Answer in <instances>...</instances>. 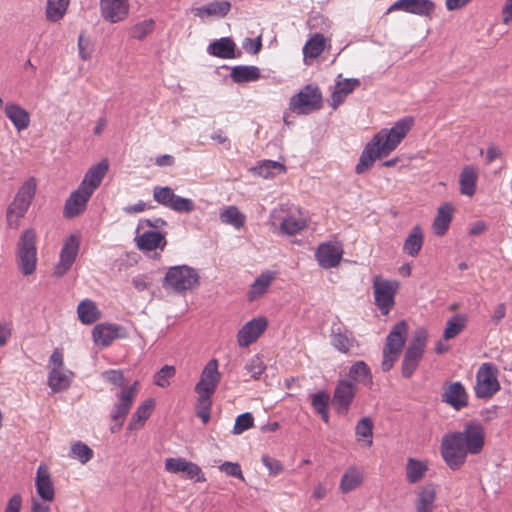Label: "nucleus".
<instances>
[{
    "label": "nucleus",
    "mask_w": 512,
    "mask_h": 512,
    "mask_svg": "<svg viewBox=\"0 0 512 512\" xmlns=\"http://www.w3.org/2000/svg\"><path fill=\"white\" fill-rule=\"evenodd\" d=\"M486 442L484 426L475 420L465 423L463 430L446 433L441 440L440 453L451 470H459L467 461L468 455L482 453Z\"/></svg>",
    "instance_id": "obj_1"
},
{
    "label": "nucleus",
    "mask_w": 512,
    "mask_h": 512,
    "mask_svg": "<svg viewBox=\"0 0 512 512\" xmlns=\"http://www.w3.org/2000/svg\"><path fill=\"white\" fill-rule=\"evenodd\" d=\"M414 122L412 116H405L390 129H381L376 133L365 145L355 172L359 175L367 172L377 159L387 157L392 153L412 129Z\"/></svg>",
    "instance_id": "obj_2"
},
{
    "label": "nucleus",
    "mask_w": 512,
    "mask_h": 512,
    "mask_svg": "<svg viewBox=\"0 0 512 512\" xmlns=\"http://www.w3.org/2000/svg\"><path fill=\"white\" fill-rule=\"evenodd\" d=\"M198 272L187 265L170 267L164 277L163 287L176 293L184 294L199 286Z\"/></svg>",
    "instance_id": "obj_3"
},
{
    "label": "nucleus",
    "mask_w": 512,
    "mask_h": 512,
    "mask_svg": "<svg viewBox=\"0 0 512 512\" xmlns=\"http://www.w3.org/2000/svg\"><path fill=\"white\" fill-rule=\"evenodd\" d=\"M407 334L408 325L405 321L396 323L388 334L383 348V360L381 363V368L384 372H388L398 360L404 347Z\"/></svg>",
    "instance_id": "obj_4"
},
{
    "label": "nucleus",
    "mask_w": 512,
    "mask_h": 512,
    "mask_svg": "<svg viewBox=\"0 0 512 512\" xmlns=\"http://www.w3.org/2000/svg\"><path fill=\"white\" fill-rule=\"evenodd\" d=\"M37 236L33 229L25 230L17 244V264L25 276L35 272L37 266Z\"/></svg>",
    "instance_id": "obj_5"
},
{
    "label": "nucleus",
    "mask_w": 512,
    "mask_h": 512,
    "mask_svg": "<svg viewBox=\"0 0 512 512\" xmlns=\"http://www.w3.org/2000/svg\"><path fill=\"white\" fill-rule=\"evenodd\" d=\"M498 368L490 363L485 362L480 365L476 373V380L474 385V394L478 399H491L496 395L501 385L498 379Z\"/></svg>",
    "instance_id": "obj_6"
},
{
    "label": "nucleus",
    "mask_w": 512,
    "mask_h": 512,
    "mask_svg": "<svg viewBox=\"0 0 512 512\" xmlns=\"http://www.w3.org/2000/svg\"><path fill=\"white\" fill-rule=\"evenodd\" d=\"M323 104V96L316 84H307L289 100V109L296 114H309L319 110Z\"/></svg>",
    "instance_id": "obj_7"
},
{
    "label": "nucleus",
    "mask_w": 512,
    "mask_h": 512,
    "mask_svg": "<svg viewBox=\"0 0 512 512\" xmlns=\"http://www.w3.org/2000/svg\"><path fill=\"white\" fill-rule=\"evenodd\" d=\"M375 305L382 315H388L395 305V296L400 283L397 280L385 279L375 275L372 280Z\"/></svg>",
    "instance_id": "obj_8"
},
{
    "label": "nucleus",
    "mask_w": 512,
    "mask_h": 512,
    "mask_svg": "<svg viewBox=\"0 0 512 512\" xmlns=\"http://www.w3.org/2000/svg\"><path fill=\"white\" fill-rule=\"evenodd\" d=\"M428 333L421 328L415 331L402 361V376L410 378L416 371L426 348Z\"/></svg>",
    "instance_id": "obj_9"
},
{
    "label": "nucleus",
    "mask_w": 512,
    "mask_h": 512,
    "mask_svg": "<svg viewBox=\"0 0 512 512\" xmlns=\"http://www.w3.org/2000/svg\"><path fill=\"white\" fill-rule=\"evenodd\" d=\"M153 198L158 204L178 213H190L195 209L191 199L176 195L169 186L154 187Z\"/></svg>",
    "instance_id": "obj_10"
},
{
    "label": "nucleus",
    "mask_w": 512,
    "mask_h": 512,
    "mask_svg": "<svg viewBox=\"0 0 512 512\" xmlns=\"http://www.w3.org/2000/svg\"><path fill=\"white\" fill-rule=\"evenodd\" d=\"M219 362L213 358L204 366L199 381L195 385L197 397L212 398L221 381Z\"/></svg>",
    "instance_id": "obj_11"
},
{
    "label": "nucleus",
    "mask_w": 512,
    "mask_h": 512,
    "mask_svg": "<svg viewBox=\"0 0 512 512\" xmlns=\"http://www.w3.org/2000/svg\"><path fill=\"white\" fill-rule=\"evenodd\" d=\"M343 255V245L338 241L320 243L315 251V259L323 269L338 267L343 259Z\"/></svg>",
    "instance_id": "obj_12"
},
{
    "label": "nucleus",
    "mask_w": 512,
    "mask_h": 512,
    "mask_svg": "<svg viewBox=\"0 0 512 512\" xmlns=\"http://www.w3.org/2000/svg\"><path fill=\"white\" fill-rule=\"evenodd\" d=\"M357 386L349 380H339L336 384L332 404L337 414L346 416L356 396Z\"/></svg>",
    "instance_id": "obj_13"
},
{
    "label": "nucleus",
    "mask_w": 512,
    "mask_h": 512,
    "mask_svg": "<svg viewBox=\"0 0 512 512\" xmlns=\"http://www.w3.org/2000/svg\"><path fill=\"white\" fill-rule=\"evenodd\" d=\"M268 320L260 316L246 322L237 333V344L241 348H247L255 343L266 331Z\"/></svg>",
    "instance_id": "obj_14"
},
{
    "label": "nucleus",
    "mask_w": 512,
    "mask_h": 512,
    "mask_svg": "<svg viewBox=\"0 0 512 512\" xmlns=\"http://www.w3.org/2000/svg\"><path fill=\"white\" fill-rule=\"evenodd\" d=\"M139 381H134L130 386L123 387L117 394V401L111 411V418L114 421L122 419L125 421L126 416L130 412L135 398L139 392Z\"/></svg>",
    "instance_id": "obj_15"
},
{
    "label": "nucleus",
    "mask_w": 512,
    "mask_h": 512,
    "mask_svg": "<svg viewBox=\"0 0 512 512\" xmlns=\"http://www.w3.org/2000/svg\"><path fill=\"white\" fill-rule=\"evenodd\" d=\"M165 470L173 474L185 473L188 479L194 480L195 482L206 481V477L200 466L185 458H167L165 460Z\"/></svg>",
    "instance_id": "obj_16"
},
{
    "label": "nucleus",
    "mask_w": 512,
    "mask_h": 512,
    "mask_svg": "<svg viewBox=\"0 0 512 512\" xmlns=\"http://www.w3.org/2000/svg\"><path fill=\"white\" fill-rule=\"evenodd\" d=\"M92 337L96 345L107 347L115 339L126 338L127 331L124 327L117 324L100 323L93 328Z\"/></svg>",
    "instance_id": "obj_17"
},
{
    "label": "nucleus",
    "mask_w": 512,
    "mask_h": 512,
    "mask_svg": "<svg viewBox=\"0 0 512 512\" xmlns=\"http://www.w3.org/2000/svg\"><path fill=\"white\" fill-rule=\"evenodd\" d=\"M442 401L459 411L469 404V395L465 386L459 382H451L443 387Z\"/></svg>",
    "instance_id": "obj_18"
},
{
    "label": "nucleus",
    "mask_w": 512,
    "mask_h": 512,
    "mask_svg": "<svg viewBox=\"0 0 512 512\" xmlns=\"http://www.w3.org/2000/svg\"><path fill=\"white\" fill-rule=\"evenodd\" d=\"M79 238L70 235L64 242L60 252L59 261L54 268L56 276L64 275L73 265L79 250Z\"/></svg>",
    "instance_id": "obj_19"
},
{
    "label": "nucleus",
    "mask_w": 512,
    "mask_h": 512,
    "mask_svg": "<svg viewBox=\"0 0 512 512\" xmlns=\"http://www.w3.org/2000/svg\"><path fill=\"white\" fill-rule=\"evenodd\" d=\"M129 9V0H100L101 16L110 23L124 21Z\"/></svg>",
    "instance_id": "obj_20"
},
{
    "label": "nucleus",
    "mask_w": 512,
    "mask_h": 512,
    "mask_svg": "<svg viewBox=\"0 0 512 512\" xmlns=\"http://www.w3.org/2000/svg\"><path fill=\"white\" fill-rule=\"evenodd\" d=\"M396 10L420 16H430L435 10V4L431 0H397L388 8L386 13Z\"/></svg>",
    "instance_id": "obj_21"
},
{
    "label": "nucleus",
    "mask_w": 512,
    "mask_h": 512,
    "mask_svg": "<svg viewBox=\"0 0 512 512\" xmlns=\"http://www.w3.org/2000/svg\"><path fill=\"white\" fill-rule=\"evenodd\" d=\"M108 169V161L106 159L101 160L99 163L88 169L79 187L93 195L94 191L100 186L102 180L107 174Z\"/></svg>",
    "instance_id": "obj_22"
},
{
    "label": "nucleus",
    "mask_w": 512,
    "mask_h": 512,
    "mask_svg": "<svg viewBox=\"0 0 512 512\" xmlns=\"http://www.w3.org/2000/svg\"><path fill=\"white\" fill-rule=\"evenodd\" d=\"M35 487L39 497L46 502H52L55 498V489L48 467L40 464L37 468Z\"/></svg>",
    "instance_id": "obj_23"
},
{
    "label": "nucleus",
    "mask_w": 512,
    "mask_h": 512,
    "mask_svg": "<svg viewBox=\"0 0 512 512\" xmlns=\"http://www.w3.org/2000/svg\"><path fill=\"white\" fill-rule=\"evenodd\" d=\"M91 196L92 195L86 192L84 189L78 187L77 190L70 194L65 202L63 211L64 216L71 219L82 214L86 209L87 203Z\"/></svg>",
    "instance_id": "obj_24"
},
{
    "label": "nucleus",
    "mask_w": 512,
    "mask_h": 512,
    "mask_svg": "<svg viewBox=\"0 0 512 512\" xmlns=\"http://www.w3.org/2000/svg\"><path fill=\"white\" fill-rule=\"evenodd\" d=\"M331 345L344 354L350 353L354 347H359V343L352 332L341 326L332 328Z\"/></svg>",
    "instance_id": "obj_25"
},
{
    "label": "nucleus",
    "mask_w": 512,
    "mask_h": 512,
    "mask_svg": "<svg viewBox=\"0 0 512 512\" xmlns=\"http://www.w3.org/2000/svg\"><path fill=\"white\" fill-rule=\"evenodd\" d=\"M136 246L144 252H151L157 249L163 251L167 240L165 235L158 231H146L135 238Z\"/></svg>",
    "instance_id": "obj_26"
},
{
    "label": "nucleus",
    "mask_w": 512,
    "mask_h": 512,
    "mask_svg": "<svg viewBox=\"0 0 512 512\" xmlns=\"http://www.w3.org/2000/svg\"><path fill=\"white\" fill-rule=\"evenodd\" d=\"M436 496L437 492L434 484L428 483L419 487L415 499L416 512H433Z\"/></svg>",
    "instance_id": "obj_27"
},
{
    "label": "nucleus",
    "mask_w": 512,
    "mask_h": 512,
    "mask_svg": "<svg viewBox=\"0 0 512 512\" xmlns=\"http://www.w3.org/2000/svg\"><path fill=\"white\" fill-rule=\"evenodd\" d=\"M360 86L358 79H338L335 83L333 93L331 95V106L333 109L338 108L346 97Z\"/></svg>",
    "instance_id": "obj_28"
},
{
    "label": "nucleus",
    "mask_w": 512,
    "mask_h": 512,
    "mask_svg": "<svg viewBox=\"0 0 512 512\" xmlns=\"http://www.w3.org/2000/svg\"><path fill=\"white\" fill-rule=\"evenodd\" d=\"M454 208L450 203H443L437 209L436 217L432 223V230L436 236H443L448 231L453 219Z\"/></svg>",
    "instance_id": "obj_29"
},
{
    "label": "nucleus",
    "mask_w": 512,
    "mask_h": 512,
    "mask_svg": "<svg viewBox=\"0 0 512 512\" xmlns=\"http://www.w3.org/2000/svg\"><path fill=\"white\" fill-rule=\"evenodd\" d=\"M6 117L18 131L27 129L30 125V115L27 110L15 103H7L4 109Z\"/></svg>",
    "instance_id": "obj_30"
},
{
    "label": "nucleus",
    "mask_w": 512,
    "mask_h": 512,
    "mask_svg": "<svg viewBox=\"0 0 512 512\" xmlns=\"http://www.w3.org/2000/svg\"><path fill=\"white\" fill-rule=\"evenodd\" d=\"M478 171L473 165L463 167L459 176L460 193L472 197L476 192Z\"/></svg>",
    "instance_id": "obj_31"
},
{
    "label": "nucleus",
    "mask_w": 512,
    "mask_h": 512,
    "mask_svg": "<svg viewBox=\"0 0 512 512\" xmlns=\"http://www.w3.org/2000/svg\"><path fill=\"white\" fill-rule=\"evenodd\" d=\"M155 407V401L153 399H147L142 402L133 413L131 420L128 424L129 430H139L144 425L145 422L151 416Z\"/></svg>",
    "instance_id": "obj_32"
},
{
    "label": "nucleus",
    "mask_w": 512,
    "mask_h": 512,
    "mask_svg": "<svg viewBox=\"0 0 512 512\" xmlns=\"http://www.w3.org/2000/svg\"><path fill=\"white\" fill-rule=\"evenodd\" d=\"M424 243V233L419 225L414 226L409 232L403 244V253L410 257H416L420 253Z\"/></svg>",
    "instance_id": "obj_33"
},
{
    "label": "nucleus",
    "mask_w": 512,
    "mask_h": 512,
    "mask_svg": "<svg viewBox=\"0 0 512 512\" xmlns=\"http://www.w3.org/2000/svg\"><path fill=\"white\" fill-rule=\"evenodd\" d=\"M373 428L374 424L370 417H363L357 422L355 436L361 447L370 448L373 445Z\"/></svg>",
    "instance_id": "obj_34"
},
{
    "label": "nucleus",
    "mask_w": 512,
    "mask_h": 512,
    "mask_svg": "<svg viewBox=\"0 0 512 512\" xmlns=\"http://www.w3.org/2000/svg\"><path fill=\"white\" fill-rule=\"evenodd\" d=\"M231 9V4L229 1H217L210 2L201 7H197L193 9V13L195 16L203 18V17H211L218 16L224 17L228 14Z\"/></svg>",
    "instance_id": "obj_35"
},
{
    "label": "nucleus",
    "mask_w": 512,
    "mask_h": 512,
    "mask_svg": "<svg viewBox=\"0 0 512 512\" xmlns=\"http://www.w3.org/2000/svg\"><path fill=\"white\" fill-rule=\"evenodd\" d=\"M275 279V273L271 271L263 272L255 279L248 291L249 301H254L262 297Z\"/></svg>",
    "instance_id": "obj_36"
},
{
    "label": "nucleus",
    "mask_w": 512,
    "mask_h": 512,
    "mask_svg": "<svg viewBox=\"0 0 512 512\" xmlns=\"http://www.w3.org/2000/svg\"><path fill=\"white\" fill-rule=\"evenodd\" d=\"M71 0H46L45 18L48 22L57 23L67 14Z\"/></svg>",
    "instance_id": "obj_37"
},
{
    "label": "nucleus",
    "mask_w": 512,
    "mask_h": 512,
    "mask_svg": "<svg viewBox=\"0 0 512 512\" xmlns=\"http://www.w3.org/2000/svg\"><path fill=\"white\" fill-rule=\"evenodd\" d=\"M236 45L229 37H224L212 42L208 46V53L223 59H232L235 57Z\"/></svg>",
    "instance_id": "obj_38"
},
{
    "label": "nucleus",
    "mask_w": 512,
    "mask_h": 512,
    "mask_svg": "<svg viewBox=\"0 0 512 512\" xmlns=\"http://www.w3.org/2000/svg\"><path fill=\"white\" fill-rule=\"evenodd\" d=\"M36 188V179L33 177L29 178L21 185L12 202L28 210L35 196Z\"/></svg>",
    "instance_id": "obj_39"
},
{
    "label": "nucleus",
    "mask_w": 512,
    "mask_h": 512,
    "mask_svg": "<svg viewBox=\"0 0 512 512\" xmlns=\"http://www.w3.org/2000/svg\"><path fill=\"white\" fill-rule=\"evenodd\" d=\"M78 318L81 323L90 325L101 318V312L96 303L90 299L82 300L77 307Z\"/></svg>",
    "instance_id": "obj_40"
},
{
    "label": "nucleus",
    "mask_w": 512,
    "mask_h": 512,
    "mask_svg": "<svg viewBox=\"0 0 512 512\" xmlns=\"http://www.w3.org/2000/svg\"><path fill=\"white\" fill-rule=\"evenodd\" d=\"M73 376L71 371L51 369L48 375V385L54 392L63 391L70 386Z\"/></svg>",
    "instance_id": "obj_41"
},
{
    "label": "nucleus",
    "mask_w": 512,
    "mask_h": 512,
    "mask_svg": "<svg viewBox=\"0 0 512 512\" xmlns=\"http://www.w3.org/2000/svg\"><path fill=\"white\" fill-rule=\"evenodd\" d=\"M349 378L353 383H362L365 386L371 387L373 378L371 370L364 361L355 362L349 369Z\"/></svg>",
    "instance_id": "obj_42"
},
{
    "label": "nucleus",
    "mask_w": 512,
    "mask_h": 512,
    "mask_svg": "<svg viewBox=\"0 0 512 512\" xmlns=\"http://www.w3.org/2000/svg\"><path fill=\"white\" fill-rule=\"evenodd\" d=\"M363 482L362 471L355 467H349L343 474L340 481V490L343 493H349L359 487Z\"/></svg>",
    "instance_id": "obj_43"
},
{
    "label": "nucleus",
    "mask_w": 512,
    "mask_h": 512,
    "mask_svg": "<svg viewBox=\"0 0 512 512\" xmlns=\"http://www.w3.org/2000/svg\"><path fill=\"white\" fill-rule=\"evenodd\" d=\"M223 224L230 225L239 230L245 226L246 216L234 205L224 208L219 215Z\"/></svg>",
    "instance_id": "obj_44"
},
{
    "label": "nucleus",
    "mask_w": 512,
    "mask_h": 512,
    "mask_svg": "<svg viewBox=\"0 0 512 512\" xmlns=\"http://www.w3.org/2000/svg\"><path fill=\"white\" fill-rule=\"evenodd\" d=\"M427 471V461L408 458L406 464V480L409 483L415 484L420 482L424 478Z\"/></svg>",
    "instance_id": "obj_45"
},
{
    "label": "nucleus",
    "mask_w": 512,
    "mask_h": 512,
    "mask_svg": "<svg viewBox=\"0 0 512 512\" xmlns=\"http://www.w3.org/2000/svg\"><path fill=\"white\" fill-rule=\"evenodd\" d=\"M261 77L260 69L256 66H235L231 78L235 83L257 81Z\"/></svg>",
    "instance_id": "obj_46"
},
{
    "label": "nucleus",
    "mask_w": 512,
    "mask_h": 512,
    "mask_svg": "<svg viewBox=\"0 0 512 512\" xmlns=\"http://www.w3.org/2000/svg\"><path fill=\"white\" fill-rule=\"evenodd\" d=\"M468 316L457 314L448 319L443 332V338L450 340L458 336L467 326Z\"/></svg>",
    "instance_id": "obj_47"
},
{
    "label": "nucleus",
    "mask_w": 512,
    "mask_h": 512,
    "mask_svg": "<svg viewBox=\"0 0 512 512\" xmlns=\"http://www.w3.org/2000/svg\"><path fill=\"white\" fill-rule=\"evenodd\" d=\"M325 37L320 34H314L304 45L303 55L304 59H315L319 57L325 48Z\"/></svg>",
    "instance_id": "obj_48"
},
{
    "label": "nucleus",
    "mask_w": 512,
    "mask_h": 512,
    "mask_svg": "<svg viewBox=\"0 0 512 512\" xmlns=\"http://www.w3.org/2000/svg\"><path fill=\"white\" fill-rule=\"evenodd\" d=\"M306 226L307 222L302 216L288 215L282 220L280 230L283 234L292 236L300 233Z\"/></svg>",
    "instance_id": "obj_49"
},
{
    "label": "nucleus",
    "mask_w": 512,
    "mask_h": 512,
    "mask_svg": "<svg viewBox=\"0 0 512 512\" xmlns=\"http://www.w3.org/2000/svg\"><path fill=\"white\" fill-rule=\"evenodd\" d=\"M330 396L324 391H319L312 395L311 405L315 412L321 416L325 423L329 422L328 403Z\"/></svg>",
    "instance_id": "obj_50"
},
{
    "label": "nucleus",
    "mask_w": 512,
    "mask_h": 512,
    "mask_svg": "<svg viewBox=\"0 0 512 512\" xmlns=\"http://www.w3.org/2000/svg\"><path fill=\"white\" fill-rule=\"evenodd\" d=\"M155 29V21L153 19H145L134 24L129 33L136 40H143L150 35Z\"/></svg>",
    "instance_id": "obj_51"
},
{
    "label": "nucleus",
    "mask_w": 512,
    "mask_h": 512,
    "mask_svg": "<svg viewBox=\"0 0 512 512\" xmlns=\"http://www.w3.org/2000/svg\"><path fill=\"white\" fill-rule=\"evenodd\" d=\"M255 172L264 178H272L275 174L285 172V166L279 162L266 160L254 168Z\"/></svg>",
    "instance_id": "obj_52"
},
{
    "label": "nucleus",
    "mask_w": 512,
    "mask_h": 512,
    "mask_svg": "<svg viewBox=\"0 0 512 512\" xmlns=\"http://www.w3.org/2000/svg\"><path fill=\"white\" fill-rule=\"evenodd\" d=\"M28 210L22 206H18L15 203H11L7 209V223L10 228L17 229L20 225V220L25 216Z\"/></svg>",
    "instance_id": "obj_53"
},
{
    "label": "nucleus",
    "mask_w": 512,
    "mask_h": 512,
    "mask_svg": "<svg viewBox=\"0 0 512 512\" xmlns=\"http://www.w3.org/2000/svg\"><path fill=\"white\" fill-rule=\"evenodd\" d=\"M28 210L22 206H18L15 203H11L7 209V223L10 228L17 229L20 225V220L25 216Z\"/></svg>",
    "instance_id": "obj_54"
},
{
    "label": "nucleus",
    "mask_w": 512,
    "mask_h": 512,
    "mask_svg": "<svg viewBox=\"0 0 512 512\" xmlns=\"http://www.w3.org/2000/svg\"><path fill=\"white\" fill-rule=\"evenodd\" d=\"M176 369L171 365H164L153 377V383L161 388H167L170 380L175 376Z\"/></svg>",
    "instance_id": "obj_55"
},
{
    "label": "nucleus",
    "mask_w": 512,
    "mask_h": 512,
    "mask_svg": "<svg viewBox=\"0 0 512 512\" xmlns=\"http://www.w3.org/2000/svg\"><path fill=\"white\" fill-rule=\"evenodd\" d=\"M244 369L251 375L252 379L258 380L265 371L266 365L259 355H254L245 365Z\"/></svg>",
    "instance_id": "obj_56"
},
{
    "label": "nucleus",
    "mask_w": 512,
    "mask_h": 512,
    "mask_svg": "<svg viewBox=\"0 0 512 512\" xmlns=\"http://www.w3.org/2000/svg\"><path fill=\"white\" fill-rule=\"evenodd\" d=\"M254 426V417L251 413L246 412L237 416L233 427V434L240 435L246 430Z\"/></svg>",
    "instance_id": "obj_57"
},
{
    "label": "nucleus",
    "mask_w": 512,
    "mask_h": 512,
    "mask_svg": "<svg viewBox=\"0 0 512 512\" xmlns=\"http://www.w3.org/2000/svg\"><path fill=\"white\" fill-rule=\"evenodd\" d=\"M71 452L82 464L87 463L93 457V450L82 442H76L71 446Z\"/></svg>",
    "instance_id": "obj_58"
},
{
    "label": "nucleus",
    "mask_w": 512,
    "mask_h": 512,
    "mask_svg": "<svg viewBox=\"0 0 512 512\" xmlns=\"http://www.w3.org/2000/svg\"><path fill=\"white\" fill-rule=\"evenodd\" d=\"M211 398L197 397L196 414L204 424L210 420Z\"/></svg>",
    "instance_id": "obj_59"
},
{
    "label": "nucleus",
    "mask_w": 512,
    "mask_h": 512,
    "mask_svg": "<svg viewBox=\"0 0 512 512\" xmlns=\"http://www.w3.org/2000/svg\"><path fill=\"white\" fill-rule=\"evenodd\" d=\"M101 377L104 381L117 386L122 387L124 386L125 377L122 370L118 369H110L102 372Z\"/></svg>",
    "instance_id": "obj_60"
},
{
    "label": "nucleus",
    "mask_w": 512,
    "mask_h": 512,
    "mask_svg": "<svg viewBox=\"0 0 512 512\" xmlns=\"http://www.w3.org/2000/svg\"><path fill=\"white\" fill-rule=\"evenodd\" d=\"M219 469L221 472H224L228 476L236 477L242 481H245L241 466L238 463L226 461L219 466Z\"/></svg>",
    "instance_id": "obj_61"
},
{
    "label": "nucleus",
    "mask_w": 512,
    "mask_h": 512,
    "mask_svg": "<svg viewBox=\"0 0 512 512\" xmlns=\"http://www.w3.org/2000/svg\"><path fill=\"white\" fill-rule=\"evenodd\" d=\"M263 465L269 470L270 474L273 476H277L283 472L284 467L281 462L275 458H272L268 455H263L262 458Z\"/></svg>",
    "instance_id": "obj_62"
},
{
    "label": "nucleus",
    "mask_w": 512,
    "mask_h": 512,
    "mask_svg": "<svg viewBox=\"0 0 512 512\" xmlns=\"http://www.w3.org/2000/svg\"><path fill=\"white\" fill-rule=\"evenodd\" d=\"M12 323L0 321V347L5 346L12 336Z\"/></svg>",
    "instance_id": "obj_63"
},
{
    "label": "nucleus",
    "mask_w": 512,
    "mask_h": 512,
    "mask_svg": "<svg viewBox=\"0 0 512 512\" xmlns=\"http://www.w3.org/2000/svg\"><path fill=\"white\" fill-rule=\"evenodd\" d=\"M22 498L19 494L13 495L6 506L5 512H20Z\"/></svg>",
    "instance_id": "obj_64"
}]
</instances>
